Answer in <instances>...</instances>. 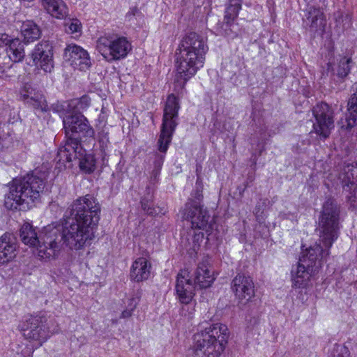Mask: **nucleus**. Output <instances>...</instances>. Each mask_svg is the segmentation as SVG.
I'll use <instances>...</instances> for the list:
<instances>
[{
    "label": "nucleus",
    "instance_id": "a878e982",
    "mask_svg": "<svg viewBox=\"0 0 357 357\" xmlns=\"http://www.w3.org/2000/svg\"><path fill=\"white\" fill-rule=\"evenodd\" d=\"M6 52L9 59L15 63L22 61L25 56L24 43L19 38H13Z\"/></svg>",
    "mask_w": 357,
    "mask_h": 357
},
{
    "label": "nucleus",
    "instance_id": "473e14b6",
    "mask_svg": "<svg viewBox=\"0 0 357 357\" xmlns=\"http://www.w3.org/2000/svg\"><path fill=\"white\" fill-rule=\"evenodd\" d=\"M65 31L69 34L80 33L82 31V24L76 18L69 19L65 22Z\"/></svg>",
    "mask_w": 357,
    "mask_h": 357
},
{
    "label": "nucleus",
    "instance_id": "f03ea898",
    "mask_svg": "<svg viewBox=\"0 0 357 357\" xmlns=\"http://www.w3.org/2000/svg\"><path fill=\"white\" fill-rule=\"evenodd\" d=\"M177 50L178 79L183 80L182 84L184 86L204 66L208 50L207 39L196 32H190L182 38Z\"/></svg>",
    "mask_w": 357,
    "mask_h": 357
},
{
    "label": "nucleus",
    "instance_id": "9d476101",
    "mask_svg": "<svg viewBox=\"0 0 357 357\" xmlns=\"http://www.w3.org/2000/svg\"><path fill=\"white\" fill-rule=\"evenodd\" d=\"M312 114L315 119L312 131L321 139H327L335 127L333 109L327 103L321 102L313 107Z\"/></svg>",
    "mask_w": 357,
    "mask_h": 357
},
{
    "label": "nucleus",
    "instance_id": "c03bdc74",
    "mask_svg": "<svg viewBox=\"0 0 357 357\" xmlns=\"http://www.w3.org/2000/svg\"><path fill=\"white\" fill-rule=\"evenodd\" d=\"M202 197V189H199L197 188V191H196V195H195V198L197 200H195V201L199 203V201ZM189 201H192V200L190 199Z\"/></svg>",
    "mask_w": 357,
    "mask_h": 357
},
{
    "label": "nucleus",
    "instance_id": "a19ab883",
    "mask_svg": "<svg viewBox=\"0 0 357 357\" xmlns=\"http://www.w3.org/2000/svg\"><path fill=\"white\" fill-rule=\"evenodd\" d=\"M229 6L241 8L242 0H228Z\"/></svg>",
    "mask_w": 357,
    "mask_h": 357
},
{
    "label": "nucleus",
    "instance_id": "f257e3e1",
    "mask_svg": "<svg viewBox=\"0 0 357 357\" xmlns=\"http://www.w3.org/2000/svg\"><path fill=\"white\" fill-rule=\"evenodd\" d=\"M100 211L97 199L86 195L74 200L62 219L44 227L39 235L32 225L24 222L20 229V237L25 245L36 248L42 259L54 257L63 245L70 250H80L93 238Z\"/></svg>",
    "mask_w": 357,
    "mask_h": 357
},
{
    "label": "nucleus",
    "instance_id": "6e6552de",
    "mask_svg": "<svg viewBox=\"0 0 357 357\" xmlns=\"http://www.w3.org/2000/svg\"><path fill=\"white\" fill-rule=\"evenodd\" d=\"M96 49L107 61H113L125 58L131 45L126 37L106 33L98 39Z\"/></svg>",
    "mask_w": 357,
    "mask_h": 357
},
{
    "label": "nucleus",
    "instance_id": "5701e85b",
    "mask_svg": "<svg viewBox=\"0 0 357 357\" xmlns=\"http://www.w3.org/2000/svg\"><path fill=\"white\" fill-rule=\"evenodd\" d=\"M151 264L147 259L139 257L132 265L130 278L137 282L146 280L151 275Z\"/></svg>",
    "mask_w": 357,
    "mask_h": 357
},
{
    "label": "nucleus",
    "instance_id": "423d86ee",
    "mask_svg": "<svg viewBox=\"0 0 357 357\" xmlns=\"http://www.w3.org/2000/svg\"><path fill=\"white\" fill-rule=\"evenodd\" d=\"M19 328L23 332L25 339L37 347H41L59 331L55 319L43 312L25 316L19 324Z\"/></svg>",
    "mask_w": 357,
    "mask_h": 357
},
{
    "label": "nucleus",
    "instance_id": "f704fd0d",
    "mask_svg": "<svg viewBox=\"0 0 357 357\" xmlns=\"http://www.w3.org/2000/svg\"><path fill=\"white\" fill-rule=\"evenodd\" d=\"M331 357H350V351L347 347L337 344L334 345Z\"/></svg>",
    "mask_w": 357,
    "mask_h": 357
},
{
    "label": "nucleus",
    "instance_id": "58836bf2",
    "mask_svg": "<svg viewBox=\"0 0 357 357\" xmlns=\"http://www.w3.org/2000/svg\"><path fill=\"white\" fill-rule=\"evenodd\" d=\"M13 39H10L9 36L6 33L0 34V47L6 46L8 47Z\"/></svg>",
    "mask_w": 357,
    "mask_h": 357
},
{
    "label": "nucleus",
    "instance_id": "4468645a",
    "mask_svg": "<svg viewBox=\"0 0 357 357\" xmlns=\"http://www.w3.org/2000/svg\"><path fill=\"white\" fill-rule=\"evenodd\" d=\"M63 56L74 68L84 71L91 66L88 52L77 45H68L65 49Z\"/></svg>",
    "mask_w": 357,
    "mask_h": 357
},
{
    "label": "nucleus",
    "instance_id": "2f4dec72",
    "mask_svg": "<svg viewBox=\"0 0 357 357\" xmlns=\"http://www.w3.org/2000/svg\"><path fill=\"white\" fill-rule=\"evenodd\" d=\"M351 63L352 60L351 58L343 57L340 60L337 68L338 77L344 78L349 75L351 70Z\"/></svg>",
    "mask_w": 357,
    "mask_h": 357
},
{
    "label": "nucleus",
    "instance_id": "37998d69",
    "mask_svg": "<svg viewBox=\"0 0 357 357\" xmlns=\"http://www.w3.org/2000/svg\"><path fill=\"white\" fill-rule=\"evenodd\" d=\"M345 21L346 22L343 24V28H346V24H347V27H349L351 24V17L349 15H346L342 22Z\"/></svg>",
    "mask_w": 357,
    "mask_h": 357
},
{
    "label": "nucleus",
    "instance_id": "de8ad7c7",
    "mask_svg": "<svg viewBox=\"0 0 357 357\" xmlns=\"http://www.w3.org/2000/svg\"><path fill=\"white\" fill-rule=\"evenodd\" d=\"M199 183V178H198V179L197 180V183H196V184H197V185H198Z\"/></svg>",
    "mask_w": 357,
    "mask_h": 357
},
{
    "label": "nucleus",
    "instance_id": "393cba45",
    "mask_svg": "<svg viewBox=\"0 0 357 357\" xmlns=\"http://www.w3.org/2000/svg\"><path fill=\"white\" fill-rule=\"evenodd\" d=\"M45 10L54 17L62 19L68 14V8L63 0H42Z\"/></svg>",
    "mask_w": 357,
    "mask_h": 357
},
{
    "label": "nucleus",
    "instance_id": "2eb2a0df",
    "mask_svg": "<svg viewBox=\"0 0 357 357\" xmlns=\"http://www.w3.org/2000/svg\"><path fill=\"white\" fill-rule=\"evenodd\" d=\"M84 149L82 148L77 137L67 138L64 146L58 150L55 160L57 162L65 165L66 162H71L77 156L83 155Z\"/></svg>",
    "mask_w": 357,
    "mask_h": 357
},
{
    "label": "nucleus",
    "instance_id": "6ab92c4d",
    "mask_svg": "<svg viewBox=\"0 0 357 357\" xmlns=\"http://www.w3.org/2000/svg\"><path fill=\"white\" fill-rule=\"evenodd\" d=\"M338 179L342 186L343 190L348 192L347 195H351L354 190L357 187V162L345 165L339 174Z\"/></svg>",
    "mask_w": 357,
    "mask_h": 357
},
{
    "label": "nucleus",
    "instance_id": "c85d7f7f",
    "mask_svg": "<svg viewBox=\"0 0 357 357\" xmlns=\"http://www.w3.org/2000/svg\"><path fill=\"white\" fill-rule=\"evenodd\" d=\"M76 158L79 160L80 169L86 173H91L96 167V160L91 154H87L84 150L83 155L77 156Z\"/></svg>",
    "mask_w": 357,
    "mask_h": 357
},
{
    "label": "nucleus",
    "instance_id": "ddd939ff",
    "mask_svg": "<svg viewBox=\"0 0 357 357\" xmlns=\"http://www.w3.org/2000/svg\"><path fill=\"white\" fill-rule=\"evenodd\" d=\"M231 289L235 296L243 304L247 303L255 295V286L250 276L238 274L232 280Z\"/></svg>",
    "mask_w": 357,
    "mask_h": 357
},
{
    "label": "nucleus",
    "instance_id": "39448f33",
    "mask_svg": "<svg viewBox=\"0 0 357 357\" xmlns=\"http://www.w3.org/2000/svg\"><path fill=\"white\" fill-rule=\"evenodd\" d=\"M229 335L225 325H211L194 335V344L188 357H219L227 344Z\"/></svg>",
    "mask_w": 357,
    "mask_h": 357
},
{
    "label": "nucleus",
    "instance_id": "09e8293b",
    "mask_svg": "<svg viewBox=\"0 0 357 357\" xmlns=\"http://www.w3.org/2000/svg\"><path fill=\"white\" fill-rule=\"evenodd\" d=\"M341 18H342V16L341 17ZM340 17H339V19H338V20H337V19H336V22H339V21H340Z\"/></svg>",
    "mask_w": 357,
    "mask_h": 357
},
{
    "label": "nucleus",
    "instance_id": "79ce46f5",
    "mask_svg": "<svg viewBox=\"0 0 357 357\" xmlns=\"http://www.w3.org/2000/svg\"><path fill=\"white\" fill-rule=\"evenodd\" d=\"M84 103H85L86 106L89 105L88 98L86 97H82L80 99V100L77 102V105H79V108H83L82 105Z\"/></svg>",
    "mask_w": 357,
    "mask_h": 357
},
{
    "label": "nucleus",
    "instance_id": "7c9ffc66",
    "mask_svg": "<svg viewBox=\"0 0 357 357\" xmlns=\"http://www.w3.org/2000/svg\"><path fill=\"white\" fill-rule=\"evenodd\" d=\"M23 96L27 103L32 105L34 109L42 112L46 110L47 103L43 95L35 94L34 96H30L29 94H24Z\"/></svg>",
    "mask_w": 357,
    "mask_h": 357
},
{
    "label": "nucleus",
    "instance_id": "b1692460",
    "mask_svg": "<svg viewBox=\"0 0 357 357\" xmlns=\"http://www.w3.org/2000/svg\"><path fill=\"white\" fill-rule=\"evenodd\" d=\"M214 280L213 273L208 268V261H204L200 263L195 272V282L200 288H207L211 285Z\"/></svg>",
    "mask_w": 357,
    "mask_h": 357
},
{
    "label": "nucleus",
    "instance_id": "7ed1b4c3",
    "mask_svg": "<svg viewBox=\"0 0 357 357\" xmlns=\"http://www.w3.org/2000/svg\"><path fill=\"white\" fill-rule=\"evenodd\" d=\"M44 188L45 181L37 174L15 178L10 183L9 192L5 196V206L9 210H28L40 201Z\"/></svg>",
    "mask_w": 357,
    "mask_h": 357
},
{
    "label": "nucleus",
    "instance_id": "20e7f679",
    "mask_svg": "<svg viewBox=\"0 0 357 357\" xmlns=\"http://www.w3.org/2000/svg\"><path fill=\"white\" fill-rule=\"evenodd\" d=\"M179 108L178 99L174 94H170L167 97L164 108L162 123L157 143L159 152H154L152 156L153 169L150 176L151 183H155L160 175L166 152L178 125Z\"/></svg>",
    "mask_w": 357,
    "mask_h": 357
},
{
    "label": "nucleus",
    "instance_id": "aec40b11",
    "mask_svg": "<svg viewBox=\"0 0 357 357\" xmlns=\"http://www.w3.org/2000/svg\"><path fill=\"white\" fill-rule=\"evenodd\" d=\"M331 247L326 245L319 239V243H315L313 246H310L306 250V252L303 254L299 260L307 266L313 268L316 264L317 261H321L329 255V249Z\"/></svg>",
    "mask_w": 357,
    "mask_h": 357
},
{
    "label": "nucleus",
    "instance_id": "a18cd8bd",
    "mask_svg": "<svg viewBox=\"0 0 357 357\" xmlns=\"http://www.w3.org/2000/svg\"><path fill=\"white\" fill-rule=\"evenodd\" d=\"M264 202L262 204L261 203H258L257 205H256V207L255 208V213L256 214L257 216L259 215V213H260V210H261V207L264 205Z\"/></svg>",
    "mask_w": 357,
    "mask_h": 357
},
{
    "label": "nucleus",
    "instance_id": "0eeeda50",
    "mask_svg": "<svg viewBox=\"0 0 357 357\" xmlns=\"http://www.w3.org/2000/svg\"><path fill=\"white\" fill-rule=\"evenodd\" d=\"M340 208L333 199H328L323 204L319 219L320 241L331 247L338 237Z\"/></svg>",
    "mask_w": 357,
    "mask_h": 357
},
{
    "label": "nucleus",
    "instance_id": "1a4fd4ad",
    "mask_svg": "<svg viewBox=\"0 0 357 357\" xmlns=\"http://www.w3.org/2000/svg\"><path fill=\"white\" fill-rule=\"evenodd\" d=\"M63 128L67 138L86 137H92L94 130L87 119L78 110L75 109L66 113L63 119Z\"/></svg>",
    "mask_w": 357,
    "mask_h": 357
},
{
    "label": "nucleus",
    "instance_id": "412c9836",
    "mask_svg": "<svg viewBox=\"0 0 357 357\" xmlns=\"http://www.w3.org/2000/svg\"><path fill=\"white\" fill-rule=\"evenodd\" d=\"M313 268L307 266L300 260L293 266L291 271L292 286L295 288H305L310 278Z\"/></svg>",
    "mask_w": 357,
    "mask_h": 357
},
{
    "label": "nucleus",
    "instance_id": "f3484780",
    "mask_svg": "<svg viewBox=\"0 0 357 357\" xmlns=\"http://www.w3.org/2000/svg\"><path fill=\"white\" fill-rule=\"evenodd\" d=\"M303 27L312 33L318 31H324L326 26V19L324 12L312 6L307 7L305 17L303 18Z\"/></svg>",
    "mask_w": 357,
    "mask_h": 357
},
{
    "label": "nucleus",
    "instance_id": "49530a36",
    "mask_svg": "<svg viewBox=\"0 0 357 357\" xmlns=\"http://www.w3.org/2000/svg\"><path fill=\"white\" fill-rule=\"evenodd\" d=\"M102 164L105 165L106 162L107 161V155L105 153V150H102Z\"/></svg>",
    "mask_w": 357,
    "mask_h": 357
},
{
    "label": "nucleus",
    "instance_id": "9b49d317",
    "mask_svg": "<svg viewBox=\"0 0 357 357\" xmlns=\"http://www.w3.org/2000/svg\"><path fill=\"white\" fill-rule=\"evenodd\" d=\"M183 218L190 222L192 229L205 230L212 229L211 216L206 209L196 201H188L184 208Z\"/></svg>",
    "mask_w": 357,
    "mask_h": 357
},
{
    "label": "nucleus",
    "instance_id": "ea45409f",
    "mask_svg": "<svg viewBox=\"0 0 357 357\" xmlns=\"http://www.w3.org/2000/svg\"><path fill=\"white\" fill-rule=\"evenodd\" d=\"M348 200L357 204V187L354 190V192H351V195L348 196Z\"/></svg>",
    "mask_w": 357,
    "mask_h": 357
},
{
    "label": "nucleus",
    "instance_id": "bb28decb",
    "mask_svg": "<svg viewBox=\"0 0 357 357\" xmlns=\"http://www.w3.org/2000/svg\"><path fill=\"white\" fill-rule=\"evenodd\" d=\"M21 33L26 43L36 40L41 35L39 26L33 21L24 22L21 26Z\"/></svg>",
    "mask_w": 357,
    "mask_h": 357
},
{
    "label": "nucleus",
    "instance_id": "72a5a7b5",
    "mask_svg": "<svg viewBox=\"0 0 357 357\" xmlns=\"http://www.w3.org/2000/svg\"><path fill=\"white\" fill-rule=\"evenodd\" d=\"M241 9V8L240 7H234L229 6H227L225 15V20H226V28L231 26V22L233 21L236 17H237Z\"/></svg>",
    "mask_w": 357,
    "mask_h": 357
},
{
    "label": "nucleus",
    "instance_id": "c9c22d12",
    "mask_svg": "<svg viewBox=\"0 0 357 357\" xmlns=\"http://www.w3.org/2000/svg\"><path fill=\"white\" fill-rule=\"evenodd\" d=\"M141 12L137 7H132L126 15V20L130 22H134L138 17L141 16Z\"/></svg>",
    "mask_w": 357,
    "mask_h": 357
},
{
    "label": "nucleus",
    "instance_id": "c756f323",
    "mask_svg": "<svg viewBox=\"0 0 357 357\" xmlns=\"http://www.w3.org/2000/svg\"><path fill=\"white\" fill-rule=\"evenodd\" d=\"M146 195L141 199V206L143 211L150 215L157 214L156 209L153 206V192L149 186L146 189Z\"/></svg>",
    "mask_w": 357,
    "mask_h": 357
},
{
    "label": "nucleus",
    "instance_id": "f8f14e48",
    "mask_svg": "<svg viewBox=\"0 0 357 357\" xmlns=\"http://www.w3.org/2000/svg\"><path fill=\"white\" fill-rule=\"evenodd\" d=\"M53 47L48 41H42L34 47L31 57L35 65L45 73L54 68Z\"/></svg>",
    "mask_w": 357,
    "mask_h": 357
},
{
    "label": "nucleus",
    "instance_id": "dca6fc26",
    "mask_svg": "<svg viewBox=\"0 0 357 357\" xmlns=\"http://www.w3.org/2000/svg\"><path fill=\"white\" fill-rule=\"evenodd\" d=\"M188 277L187 271H181L178 273L176 281V296L183 304H188L195 295V285Z\"/></svg>",
    "mask_w": 357,
    "mask_h": 357
},
{
    "label": "nucleus",
    "instance_id": "4be33fe9",
    "mask_svg": "<svg viewBox=\"0 0 357 357\" xmlns=\"http://www.w3.org/2000/svg\"><path fill=\"white\" fill-rule=\"evenodd\" d=\"M352 89L354 93L351 96L347 104L349 116L338 122L340 128L346 130H351L356 125L357 121V83L353 85Z\"/></svg>",
    "mask_w": 357,
    "mask_h": 357
},
{
    "label": "nucleus",
    "instance_id": "e433bc0d",
    "mask_svg": "<svg viewBox=\"0 0 357 357\" xmlns=\"http://www.w3.org/2000/svg\"><path fill=\"white\" fill-rule=\"evenodd\" d=\"M137 304L135 298H131L128 304V309L123 310L121 313V318H128L132 315V311L135 310Z\"/></svg>",
    "mask_w": 357,
    "mask_h": 357
},
{
    "label": "nucleus",
    "instance_id": "a211bd4d",
    "mask_svg": "<svg viewBox=\"0 0 357 357\" xmlns=\"http://www.w3.org/2000/svg\"><path fill=\"white\" fill-rule=\"evenodd\" d=\"M16 240L13 234L5 233L0 237V266L12 261L17 253Z\"/></svg>",
    "mask_w": 357,
    "mask_h": 357
},
{
    "label": "nucleus",
    "instance_id": "cd10ccee",
    "mask_svg": "<svg viewBox=\"0 0 357 357\" xmlns=\"http://www.w3.org/2000/svg\"><path fill=\"white\" fill-rule=\"evenodd\" d=\"M204 238V234L201 231L199 233H195L191 238V242L189 241L188 238H183L181 243L185 247V250L190 254L196 253L199 250L200 242L202 241Z\"/></svg>",
    "mask_w": 357,
    "mask_h": 357
},
{
    "label": "nucleus",
    "instance_id": "4c0bfd02",
    "mask_svg": "<svg viewBox=\"0 0 357 357\" xmlns=\"http://www.w3.org/2000/svg\"><path fill=\"white\" fill-rule=\"evenodd\" d=\"M99 142L102 149H104L107 146V144L109 143V137L107 132H99Z\"/></svg>",
    "mask_w": 357,
    "mask_h": 357
}]
</instances>
